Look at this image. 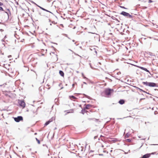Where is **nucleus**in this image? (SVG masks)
<instances>
[{"mask_svg": "<svg viewBox=\"0 0 158 158\" xmlns=\"http://www.w3.org/2000/svg\"><path fill=\"white\" fill-rule=\"evenodd\" d=\"M92 105L90 104H87L86 105L85 109H89L92 107Z\"/></svg>", "mask_w": 158, "mask_h": 158, "instance_id": "obj_10", "label": "nucleus"}, {"mask_svg": "<svg viewBox=\"0 0 158 158\" xmlns=\"http://www.w3.org/2000/svg\"><path fill=\"white\" fill-rule=\"evenodd\" d=\"M88 119L89 121L93 120L94 121H97L98 120V119H97L94 118H88Z\"/></svg>", "mask_w": 158, "mask_h": 158, "instance_id": "obj_14", "label": "nucleus"}, {"mask_svg": "<svg viewBox=\"0 0 158 158\" xmlns=\"http://www.w3.org/2000/svg\"><path fill=\"white\" fill-rule=\"evenodd\" d=\"M149 86L154 87L157 86V84L153 82H149Z\"/></svg>", "mask_w": 158, "mask_h": 158, "instance_id": "obj_8", "label": "nucleus"}, {"mask_svg": "<svg viewBox=\"0 0 158 158\" xmlns=\"http://www.w3.org/2000/svg\"><path fill=\"white\" fill-rule=\"evenodd\" d=\"M31 111H32V112L34 114H37V113L36 112V110L35 109H34V108H33L31 109Z\"/></svg>", "mask_w": 158, "mask_h": 158, "instance_id": "obj_16", "label": "nucleus"}, {"mask_svg": "<svg viewBox=\"0 0 158 158\" xmlns=\"http://www.w3.org/2000/svg\"><path fill=\"white\" fill-rule=\"evenodd\" d=\"M120 7L122 8H124V9H126V8H125V7H124L123 6H120Z\"/></svg>", "mask_w": 158, "mask_h": 158, "instance_id": "obj_26", "label": "nucleus"}, {"mask_svg": "<svg viewBox=\"0 0 158 158\" xmlns=\"http://www.w3.org/2000/svg\"><path fill=\"white\" fill-rule=\"evenodd\" d=\"M125 138H127L128 137V134H127L125 136Z\"/></svg>", "mask_w": 158, "mask_h": 158, "instance_id": "obj_21", "label": "nucleus"}, {"mask_svg": "<svg viewBox=\"0 0 158 158\" xmlns=\"http://www.w3.org/2000/svg\"><path fill=\"white\" fill-rule=\"evenodd\" d=\"M3 5V4L1 2H0V6H2Z\"/></svg>", "mask_w": 158, "mask_h": 158, "instance_id": "obj_25", "label": "nucleus"}, {"mask_svg": "<svg viewBox=\"0 0 158 158\" xmlns=\"http://www.w3.org/2000/svg\"><path fill=\"white\" fill-rule=\"evenodd\" d=\"M69 98L71 100H74L77 99V98L73 96H69Z\"/></svg>", "mask_w": 158, "mask_h": 158, "instance_id": "obj_13", "label": "nucleus"}, {"mask_svg": "<svg viewBox=\"0 0 158 158\" xmlns=\"http://www.w3.org/2000/svg\"><path fill=\"white\" fill-rule=\"evenodd\" d=\"M59 73L60 75L62 77H64V72L61 70L59 71Z\"/></svg>", "mask_w": 158, "mask_h": 158, "instance_id": "obj_17", "label": "nucleus"}, {"mask_svg": "<svg viewBox=\"0 0 158 158\" xmlns=\"http://www.w3.org/2000/svg\"><path fill=\"white\" fill-rule=\"evenodd\" d=\"M36 134H37V133H35V135H36Z\"/></svg>", "mask_w": 158, "mask_h": 158, "instance_id": "obj_32", "label": "nucleus"}, {"mask_svg": "<svg viewBox=\"0 0 158 158\" xmlns=\"http://www.w3.org/2000/svg\"><path fill=\"white\" fill-rule=\"evenodd\" d=\"M139 68L149 73H150L149 71L146 68L142 67H139Z\"/></svg>", "mask_w": 158, "mask_h": 158, "instance_id": "obj_12", "label": "nucleus"}, {"mask_svg": "<svg viewBox=\"0 0 158 158\" xmlns=\"http://www.w3.org/2000/svg\"><path fill=\"white\" fill-rule=\"evenodd\" d=\"M149 82H148L147 81L143 82V83L144 85H145L146 86H149Z\"/></svg>", "mask_w": 158, "mask_h": 158, "instance_id": "obj_18", "label": "nucleus"}, {"mask_svg": "<svg viewBox=\"0 0 158 158\" xmlns=\"http://www.w3.org/2000/svg\"><path fill=\"white\" fill-rule=\"evenodd\" d=\"M64 112H66V113L65 114H67L73 113L74 112V111L73 109H72L68 110L65 111Z\"/></svg>", "mask_w": 158, "mask_h": 158, "instance_id": "obj_11", "label": "nucleus"}, {"mask_svg": "<svg viewBox=\"0 0 158 158\" xmlns=\"http://www.w3.org/2000/svg\"><path fill=\"white\" fill-rule=\"evenodd\" d=\"M112 149V148H110V150L111 156H113L114 157H118L121 154L120 150L116 149L113 151Z\"/></svg>", "mask_w": 158, "mask_h": 158, "instance_id": "obj_1", "label": "nucleus"}, {"mask_svg": "<svg viewBox=\"0 0 158 158\" xmlns=\"http://www.w3.org/2000/svg\"><path fill=\"white\" fill-rule=\"evenodd\" d=\"M54 55H55V56H56V54H54Z\"/></svg>", "mask_w": 158, "mask_h": 158, "instance_id": "obj_30", "label": "nucleus"}, {"mask_svg": "<svg viewBox=\"0 0 158 158\" xmlns=\"http://www.w3.org/2000/svg\"><path fill=\"white\" fill-rule=\"evenodd\" d=\"M36 139L37 141V142L39 144H40V141L39 139H38L37 138H36Z\"/></svg>", "mask_w": 158, "mask_h": 158, "instance_id": "obj_19", "label": "nucleus"}, {"mask_svg": "<svg viewBox=\"0 0 158 158\" xmlns=\"http://www.w3.org/2000/svg\"><path fill=\"white\" fill-rule=\"evenodd\" d=\"M152 1L151 0H148V2L150 3L152 2Z\"/></svg>", "mask_w": 158, "mask_h": 158, "instance_id": "obj_24", "label": "nucleus"}, {"mask_svg": "<svg viewBox=\"0 0 158 158\" xmlns=\"http://www.w3.org/2000/svg\"><path fill=\"white\" fill-rule=\"evenodd\" d=\"M65 143H65H66V142H65V143Z\"/></svg>", "mask_w": 158, "mask_h": 158, "instance_id": "obj_34", "label": "nucleus"}, {"mask_svg": "<svg viewBox=\"0 0 158 158\" xmlns=\"http://www.w3.org/2000/svg\"><path fill=\"white\" fill-rule=\"evenodd\" d=\"M100 146L104 150L107 148V150H110V148H111L109 143L106 141H103L102 143H101Z\"/></svg>", "mask_w": 158, "mask_h": 158, "instance_id": "obj_2", "label": "nucleus"}, {"mask_svg": "<svg viewBox=\"0 0 158 158\" xmlns=\"http://www.w3.org/2000/svg\"><path fill=\"white\" fill-rule=\"evenodd\" d=\"M126 140L128 142H130L131 141V139H127Z\"/></svg>", "mask_w": 158, "mask_h": 158, "instance_id": "obj_22", "label": "nucleus"}, {"mask_svg": "<svg viewBox=\"0 0 158 158\" xmlns=\"http://www.w3.org/2000/svg\"><path fill=\"white\" fill-rule=\"evenodd\" d=\"M103 152H106L107 153H108V152L106 150H104L103 151Z\"/></svg>", "mask_w": 158, "mask_h": 158, "instance_id": "obj_23", "label": "nucleus"}, {"mask_svg": "<svg viewBox=\"0 0 158 158\" xmlns=\"http://www.w3.org/2000/svg\"><path fill=\"white\" fill-rule=\"evenodd\" d=\"M14 120L16 122H19L23 120V118L21 116H19L17 118H15Z\"/></svg>", "mask_w": 158, "mask_h": 158, "instance_id": "obj_5", "label": "nucleus"}, {"mask_svg": "<svg viewBox=\"0 0 158 158\" xmlns=\"http://www.w3.org/2000/svg\"><path fill=\"white\" fill-rule=\"evenodd\" d=\"M114 90L113 89H110L109 88L106 89L104 93L106 95H110L113 92Z\"/></svg>", "mask_w": 158, "mask_h": 158, "instance_id": "obj_3", "label": "nucleus"}, {"mask_svg": "<svg viewBox=\"0 0 158 158\" xmlns=\"http://www.w3.org/2000/svg\"><path fill=\"white\" fill-rule=\"evenodd\" d=\"M0 11H4L3 8L1 6H0Z\"/></svg>", "mask_w": 158, "mask_h": 158, "instance_id": "obj_20", "label": "nucleus"}, {"mask_svg": "<svg viewBox=\"0 0 158 158\" xmlns=\"http://www.w3.org/2000/svg\"><path fill=\"white\" fill-rule=\"evenodd\" d=\"M99 64L101 65V64L100 63H99Z\"/></svg>", "mask_w": 158, "mask_h": 158, "instance_id": "obj_33", "label": "nucleus"}, {"mask_svg": "<svg viewBox=\"0 0 158 158\" xmlns=\"http://www.w3.org/2000/svg\"><path fill=\"white\" fill-rule=\"evenodd\" d=\"M75 84H73V85H72V86L73 87H74V85H75Z\"/></svg>", "mask_w": 158, "mask_h": 158, "instance_id": "obj_27", "label": "nucleus"}, {"mask_svg": "<svg viewBox=\"0 0 158 158\" xmlns=\"http://www.w3.org/2000/svg\"><path fill=\"white\" fill-rule=\"evenodd\" d=\"M53 120V118H51L45 124H44V126H46L49 124L51 122H52Z\"/></svg>", "mask_w": 158, "mask_h": 158, "instance_id": "obj_7", "label": "nucleus"}, {"mask_svg": "<svg viewBox=\"0 0 158 158\" xmlns=\"http://www.w3.org/2000/svg\"><path fill=\"white\" fill-rule=\"evenodd\" d=\"M67 141H68V140H66L65 141H66V142H67Z\"/></svg>", "mask_w": 158, "mask_h": 158, "instance_id": "obj_29", "label": "nucleus"}, {"mask_svg": "<svg viewBox=\"0 0 158 158\" xmlns=\"http://www.w3.org/2000/svg\"><path fill=\"white\" fill-rule=\"evenodd\" d=\"M120 104H123L124 103H125V101L124 100H123V99H121V100H120L119 102H118Z\"/></svg>", "mask_w": 158, "mask_h": 158, "instance_id": "obj_15", "label": "nucleus"}, {"mask_svg": "<svg viewBox=\"0 0 158 158\" xmlns=\"http://www.w3.org/2000/svg\"><path fill=\"white\" fill-rule=\"evenodd\" d=\"M19 104L20 106L22 107L23 108L25 107V103L23 101L20 100L19 102Z\"/></svg>", "mask_w": 158, "mask_h": 158, "instance_id": "obj_6", "label": "nucleus"}, {"mask_svg": "<svg viewBox=\"0 0 158 158\" xmlns=\"http://www.w3.org/2000/svg\"><path fill=\"white\" fill-rule=\"evenodd\" d=\"M121 15H123L124 16H130V14L127 13L125 12H124V11H122L120 14Z\"/></svg>", "mask_w": 158, "mask_h": 158, "instance_id": "obj_9", "label": "nucleus"}, {"mask_svg": "<svg viewBox=\"0 0 158 158\" xmlns=\"http://www.w3.org/2000/svg\"><path fill=\"white\" fill-rule=\"evenodd\" d=\"M2 116H3V118L4 119H5V118L4 117V116H3V114H2Z\"/></svg>", "mask_w": 158, "mask_h": 158, "instance_id": "obj_28", "label": "nucleus"}, {"mask_svg": "<svg viewBox=\"0 0 158 158\" xmlns=\"http://www.w3.org/2000/svg\"><path fill=\"white\" fill-rule=\"evenodd\" d=\"M99 155H102V154H100Z\"/></svg>", "mask_w": 158, "mask_h": 158, "instance_id": "obj_31", "label": "nucleus"}, {"mask_svg": "<svg viewBox=\"0 0 158 158\" xmlns=\"http://www.w3.org/2000/svg\"><path fill=\"white\" fill-rule=\"evenodd\" d=\"M156 153V152H152L151 153H148L144 155H143L142 157L141 158H148L152 154H155Z\"/></svg>", "mask_w": 158, "mask_h": 158, "instance_id": "obj_4", "label": "nucleus"}]
</instances>
